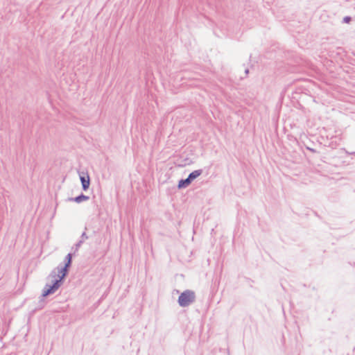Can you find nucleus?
I'll list each match as a JSON object with an SVG mask.
<instances>
[{"label": "nucleus", "instance_id": "obj_10", "mask_svg": "<svg viewBox=\"0 0 355 355\" xmlns=\"http://www.w3.org/2000/svg\"><path fill=\"white\" fill-rule=\"evenodd\" d=\"M245 72L246 74H248V72H249L248 69H246Z\"/></svg>", "mask_w": 355, "mask_h": 355}, {"label": "nucleus", "instance_id": "obj_9", "mask_svg": "<svg viewBox=\"0 0 355 355\" xmlns=\"http://www.w3.org/2000/svg\"><path fill=\"white\" fill-rule=\"evenodd\" d=\"M83 243V241L80 240L78 243L76 244V250L80 248V246L82 245Z\"/></svg>", "mask_w": 355, "mask_h": 355}, {"label": "nucleus", "instance_id": "obj_7", "mask_svg": "<svg viewBox=\"0 0 355 355\" xmlns=\"http://www.w3.org/2000/svg\"><path fill=\"white\" fill-rule=\"evenodd\" d=\"M88 239V236H87L86 233L83 232L81 235V240H83L84 241L85 239Z\"/></svg>", "mask_w": 355, "mask_h": 355}, {"label": "nucleus", "instance_id": "obj_4", "mask_svg": "<svg viewBox=\"0 0 355 355\" xmlns=\"http://www.w3.org/2000/svg\"><path fill=\"white\" fill-rule=\"evenodd\" d=\"M89 196H85L84 194H81L76 198H69V200L74 201L77 203H80L83 201H86V200H89Z\"/></svg>", "mask_w": 355, "mask_h": 355}, {"label": "nucleus", "instance_id": "obj_3", "mask_svg": "<svg viewBox=\"0 0 355 355\" xmlns=\"http://www.w3.org/2000/svg\"><path fill=\"white\" fill-rule=\"evenodd\" d=\"M80 181L82 183L83 189L84 191L87 190L90 184L89 175L87 174L86 176H80Z\"/></svg>", "mask_w": 355, "mask_h": 355}, {"label": "nucleus", "instance_id": "obj_2", "mask_svg": "<svg viewBox=\"0 0 355 355\" xmlns=\"http://www.w3.org/2000/svg\"><path fill=\"white\" fill-rule=\"evenodd\" d=\"M195 299V293L191 290H186L179 296L178 303L180 306L186 307L193 303Z\"/></svg>", "mask_w": 355, "mask_h": 355}, {"label": "nucleus", "instance_id": "obj_1", "mask_svg": "<svg viewBox=\"0 0 355 355\" xmlns=\"http://www.w3.org/2000/svg\"><path fill=\"white\" fill-rule=\"evenodd\" d=\"M71 259L72 255L69 253L65 257L64 266H58L51 272L48 279L51 282L52 284H46L45 285L42 291V297L55 293L61 286L62 280L67 274L68 268L71 266Z\"/></svg>", "mask_w": 355, "mask_h": 355}, {"label": "nucleus", "instance_id": "obj_5", "mask_svg": "<svg viewBox=\"0 0 355 355\" xmlns=\"http://www.w3.org/2000/svg\"><path fill=\"white\" fill-rule=\"evenodd\" d=\"M202 173V170H196V171H193V172H191L189 176H188V178L189 180L192 182L194 179H196V178H198V176L200 175V174Z\"/></svg>", "mask_w": 355, "mask_h": 355}, {"label": "nucleus", "instance_id": "obj_8", "mask_svg": "<svg viewBox=\"0 0 355 355\" xmlns=\"http://www.w3.org/2000/svg\"><path fill=\"white\" fill-rule=\"evenodd\" d=\"M350 20H351V17H345L343 18V21L345 23H349L350 21Z\"/></svg>", "mask_w": 355, "mask_h": 355}, {"label": "nucleus", "instance_id": "obj_6", "mask_svg": "<svg viewBox=\"0 0 355 355\" xmlns=\"http://www.w3.org/2000/svg\"><path fill=\"white\" fill-rule=\"evenodd\" d=\"M191 182L189 180L188 178L185 180H180L178 183V188H185L188 187L191 184Z\"/></svg>", "mask_w": 355, "mask_h": 355}]
</instances>
